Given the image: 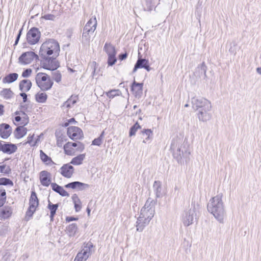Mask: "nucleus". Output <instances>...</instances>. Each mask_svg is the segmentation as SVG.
<instances>
[{"label":"nucleus","instance_id":"49530a36","mask_svg":"<svg viewBox=\"0 0 261 261\" xmlns=\"http://www.w3.org/2000/svg\"><path fill=\"white\" fill-rule=\"evenodd\" d=\"M21 111L29 112H31L32 109L31 105L28 103H22L20 105Z\"/></svg>","mask_w":261,"mask_h":261},{"label":"nucleus","instance_id":"680f3d73","mask_svg":"<svg viewBox=\"0 0 261 261\" xmlns=\"http://www.w3.org/2000/svg\"><path fill=\"white\" fill-rule=\"evenodd\" d=\"M20 96L22 97L23 102L24 103L26 102L27 101V95L25 93H21L20 94Z\"/></svg>","mask_w":261,"mask_h":261},{"label":"nucleus","instance_id":"79ce46f5","mask_svg":"<svg viewBox=\"0 0 261 261\" xmlns=\"http://www.w3.org/2000/svg\"><path fill=\"white\" fill-rule=\"evenodd\" d=\"M104 133L105 132L103 131L97 138L94 139L92 144L93 145L100 146L102 143Z\"/></svg>","mask_w":261,"mask_h":261},{"label":"nucleus","instance_id":"13d9d810","mask_svg":"<svg viewBox=\"0 0 261 261\" xmlns=\"http://www.w3.org/2000/svg\"><path fill=\"white\" fill-rule=\"evenodd\" d=\"M22 30V29H21L19 30V33L17 35V36L16 37V40L15 41V43H14V45H16L17 44V43H18V42L19 41V38L20 37V36L21 35Z\"/></svg>","mask_w":261,"mask_h":261},{"label":"nucleus","instance_id":"864d4df0","mask_svg":"<svg viewBox=\"0 0 261 261\" xmlns=\"http://www.w3.org/2000/svg\"><path fill=\"white\" fill-rule=\"evenodd\" d=\"M32 72V70L31 69H27L24 70L22 73V76L23 77H29Z\"/></svg>","mask_w":261,"mask_h":261},{"label":"nucleus","instance_id":"8fccbe9b","mask_svg":"<svg viewBox=\"0 0 261 261\" xmlns=\"http://www.w3.org/2000/svg\"><path fill=\"white\" fill-rule=\"evenodd\" d=\"M34 135H29L27 138V141L23 143V145H25L27 144H30L31 146H35L36 145V142L33 143V140L34 138Z\"/></svg>","mask_w":261,"mask_h":261},{"label":"nucleus","instance_id":"6e6552de","mask_svg":"<svg viewBox=\"0 0 261 261\" xmlns=\"http://www.w3.org/2000/svg\"><path fill=\"white\" fill-rule=\"evenodd\" d=\"M39 201L36 193L33 191L29 201V207L26 212L25 219L28 221L32 217L38 206Z\"/></svg>","mask_w":261,"mask_h":261},{"label":"nucleus","instance_id":"a19ab883","mask_svg":"<svg viewBox=\"0 0 261 261\" xmlns=\"http://www.w3.org/2000/svg\"><path fill=\"white\" fill-rule=\"evenodd\" d=\"M52 78L57 83H59L61 81L62 75L58 70H52Z\"/></svg>","mask_w":261,"mask_h":261},{"label":"nucleus","instance_id":"6ab92c4d","mask_svg":"<svg viewBox=\"0 0 261 261\" xmlns=\"http://www.w3.org/2000/svg\"><path fill=\"white\" fill-rule=\"evenodd\" d=\"M1 151L4 153L11 154L16 152L17 147L15 144L6 143L3 144Z\"/></svg>","mask_w":261,"mask_h":261},{"label":"nucleus","instance_id":"338daca9","mask_svg":"<svg viewBox=\"0 0 261 261\" xmlns=\"http://www.w3.org/2000/svg\"><path fill=\"white\" fill-rule=\"evenodd\" d=\"M143 68H145L148 71H149L151 70V68L150 67L148 63L143 67Z\"/></svg>","mask_w":261,"mask_h":261},{"label":"nucleus","instance_id":"0e129e2a","mask_svg":"<svg viewBox=\"0 0 261 261\" xmlns=\"http://www.w3.org/2000/svg\"><path fill=\"white\" fill-rule=\"evenodd\" d=\"M4 106L3 105H0V116L4 115Z\"/></svg>","mask_w":261,"mask_h":261},{"label":"nucleus","instance_id":"052dcab7","mask_svg":"<svg viewBox=\"0 0 261 261\" xmlns=\"http://www.w3.org/2000/svg\"><path fill=\"white\" fill-rule=\"evenodd\" d=\"M127 56V53H124V54H121L120 55H119V59L121 61H122L124 59H125L126 58Z\"/></svg>","mask_w":261,"mask_h":261},{"label":"nucleus","instance_id":"774afa93","mask_svg":"<svg viewBox=\"0 0 261 261\" xmlns=\"http://www.w3.org/2000/svg\"><path fill=\"white\" fill-rule=\"evenodd\" d=\"M77 143H79V142H70V145H71L72 147H73V148H75V147H76V146H77Z\"/></svg>","mask_w":261,"mask_h":261},{"label":"nucleus","instance_id":"58836bf2","mask_svg":"<svg viewBox=\"0 0 261 261\" xmlns=\"http://www.w3.org/2000/svg\"><path fill=\"white\" fill-rule=\"evenodd\" d=\"M76 97L71 96L63 103V107L67 108H71L76 103Z\"/></svg>","mask_w":261,"mask_h":261},{"label":"nucleus","instance_id":"e433bc0d","mask_svg":"<svg viewBox=\"0 0 261 261\" xmlns=\"http://www.w3.org/2000/svg\"><path fill=\"white\" fill-rule=\"evenodd\" d=\"M72 200H73V203L74 204V208H75V211L76 212H79L82 208L81 202L80 199L79 198L78 196L76 194H74L72 196Z\"/></svg>","mask_w":261,"mask_h":261},{"label":"nucleus","instance_id":"f03ea898","mask_svg":"<svg viewBox=\"0 0 261 261\" xmlns=\"http://www.w3.org/2000/svg\"><path fill=\"white\" fill-rule=\"evenodd\" d=\"M222 197V193L218 194L210 199L207 206L208 211L212 214L220 223L223 222L226 214Z\"/></svg>","mask_w":261,"mask_h":261},{"label":"nucleus","instance_id":"c756f323","mask_svg":"<svg viewBox=\"0 0 261 261\" xmlns=\"http://www.w3.org/2000/svg\"><path fill=\"white\" fill-rule=\"evenodd\" d=\"M18 77V75L16 73H10L3 78V82L4 83H11L17 80Z\"/></svg>","mask_w":261,"mask_h":261},{"label":"nucleus","instance_id":"3c124183","mask_svg":"<svg viewBox=\"0 0 261 261\" xmlns=\"http://www.w3.org/2000/svg\"><path fill=\"white\" fill-rule=\"evenodd\" d=\"M48 208L50 210V211H56L58 207V204H53L50 201H49V203L48 204Z\"/></svg>","mask_w":261,"mask_h":261},{"label":"nucleus","instance_id":"4d7b16f0","mask_svg":"<svg viewBox=\"0 0 261 261\" xmlns=\"http://www.w3.org/2000/svg\"><path fill=\"white\" fill-rule=\"evenodd\" d=\"M91 66H92V67L93 68V71H92V75L93 76H94L95 75L96 69V67H97L96 63L95 62H93L92 64H91Z\"/></svg>","mask_w":261,"mask_h":261},{"label":"nucleus","instance_id":"b1692460","mask_svg":"<svg viewBox=\"0 0 261 261\" xmlns=\"http://www.w3.org/2000/svg\"><path fill=\"white\" fill-rule=\"evenodd\" d=\"M51 187L54 191L59 193L62 196H69V194L63 189V188L56 183L51 184Z\"/></svg>","mask_w":261,"mask_h":261},{"label":"nucleus","instance_id":"20e7f679","mask_svg":"<svg viewBox=\"0 0 261 261\" xmlns=\"http://www.w3.org/2000/svg\"><path fill=\"white\" fill-rule=\"evenodd\" d=\"M97 20L95 16L91 17L86 23L83 29V38L87 42H89L97 27Z\"/></svg>","mask_w":261,"mask_h":261},{"label":"nucleus","instance_id":"72a5a7b5","mask_svg":"<svg viewBox=\"0 0 261 261\" xmlns=\"http://www.w3.org/2000/svg\"><path fill=\"white\" fill-rule=\"evenodd\" d=\"M148 63V60L139 58L133 69V72H135L138 68H143Z\"/></svg>","mask_w":261,"mask_h":261},{"label":"nucleus","instance_id":"2f4dec72","mask_svg":"<svg viewBox=\"0 0 261 261\" xmlns=\"http://www.w3.org/2000/svg\"><path fill=\"white\" fill-rule=\"evenodd\" d=\"M13 95L14 93L10 89L5 88L0 91V96L6 99L12 98Z\"/></svg>","mask_w":261,"mask_h":261},{"label":"nucleus","instance_id":"4468645a","mask_svg":"<svg viewBox=\"0 0 261 261\" xmlns=\"http://www.w3.org/2000/svg\"><path fill=\"white\" fill-rule=\"evenodd\" d=\"M212 106L207 108H204L202 110H200L197 112V116L199 121L206 122L210 120L212 118L211 114Z\"/></svg>","mask_w":261,"mask_h":261},{"label":"nucleus","instance_id":"393cba45","mask_svg":"<svg viewBox=\"0 0 261 261\" xmlns=\"http://www.w3.org/2000/svg\"><path fill=\"white\" fill-rule=\"evenodd\" d=\"M32 83L29 80H23L19 83V89L22 91L27 92L31 88Z\"/></svg>","mask_w":261,"mask_h":261},{"label":"nucleus","instance_id":"c9c22d12","mask_svg":"<svg viewBox=\"0 0 261 261\" xmlns=\"http://www.w3.org/2000/svg\"><path fill=\"white\" fill-rule=\"evenodd\" d=\"M40 157L42 161L46 165H50L53 163L51 159L46 155L42 150H40Z\"/></svg>","mask_w":261,"mask_h":261},{"label":"nucleus","instance_id":"a878e982","mask_svg":"<svg viewBox=\"0 0 261 261\" xmlns=\"http://www.w3.org/2000/svg\"><path fill=\"white\" fill-rule=\"evenodd\" d=\"M103 50L107 53L108 56L116 55L115 47L111 43L106 42L103 47Z\"/></svg>","mask_w":261,"mask_h":261},{"label":"nucleus","instance_id":"09e8293b","mask_svg":"<svg viewBox=\"0 0 261 261\" xmlns=\"http://www.w3.org/2000/svg\"><path fill=\"white\" fill-rule=\"evenodd\" d=\"M10 171L11 169L9 166L6 165H0V173L8 174Z\"/></svg>","mask_w":261,"mask_h":261},{"label":"nucleus","instance_id":"423d86ee","mask_svg":"<svg viewBox=\"0 0 261 261\" xmlns=\"http://www.w3.org/2000/svg\"><path fill=\"white\" fill-rule=\"evenodd\" d=\"M192 108L195 111L202 110L212 106L211 102L207 99L200 97H194L191 99Z\"/></svg>","mask_w":261,"mask_h":261},{"label":"nucleus","instance_id":"de8ad7c7","mask_svg":"<svg viewBox=\"0 0 261 261\" xmlns=\"http://www.w3.org/2000/svg\"><path fill=\"white\" fill-rule=\"evenodd\" d=\"M116 55L108 56V64L109 66H113L117 61Z\"/></svg>","mask_w":261,"mask_h":261},{"label":"nucleus","instance_id":"603ef678","mask_svg":"<svg viewBox=\"0 0 261 261\" xmlns=\"http://www.w3.org/2000/svg\"><path fill=\"white\" fill-rule=\"evenodd\" d=\"M85 149V145L81 142H79V143H77V146H76V148L75 149L76 151L79 152H82Z\"/></svg>","mask_w":261,"mask_h":261},{"label":"nucleus","instance_id":"1a4fd4ad","mask_svg":"<svg viewBox=\"0 0 261 261\" xmlns=\"http://www.w3.org/2000/svg\"><path fill=\"white\" fill-rule=\"evenodd\" d=\"M41 34L38 29L32 28L27 34V40L31 45H34L38 42L40 38Z\"/></svg>","mask_w":261,"mask_h":261},{"label":"nucleus","instance_id":"37998d69","mask_svg":"<svg viewBox=\"0 0 261 261\" xmlns=\"http://www.w3.org/2000/svg\"><path fill=\"white\" fill-rule=\"evenodd\" d=\"M10 186L12 187L13 186V181L9 178L5 177L0 178V186Z\"/></svg>","mask_w":261,"mask_h":261},{"label":"nucleus","instance_id":"9d476101","mask_svg":"<svg viewBox=\"0 0 261 261\" xmlns=\"http://www.w3.org/2000/svg\"><path fill=\"white\" fill-rule=\"evenodd\" d=\"M57 57L49 56L44 58L45 60L42 63V67L49 70H55L59 67V63L57 60Z\"/></svg>","mask_w":261,"mask_h":261},{"label":"nucleus","instance_id":"cd10ccee","mask_svg":"<svg viewBox=\"0 0 261 261\" xmlns=\"http://www.w3.org/2000/svg\"><path fill=\"white\" fill-rule=\"evenodd\" d=\"M66 231L70 237H74L77 231V226L76 224L72 223L66 227Z\"/></svg>","mask_w":261,"mask_h":261},{"label":"nucleus","instance_id":"ddd939ff","mask_svg":"<svg viewBox=\"0 0 261 261\" xmlns=\"http://www.w3.org/2000/svg\"><path fill=\"white\" fill-rule=\"evenodd\" d=\"M196 213L195 207L190 208L188 212L185 213L183 218V223L186 226H189L193 223L194 219H196Z\"/></svg>","mask_w":261,"mask_h":261},{"label":"nucleus","instance_id":"aec40b11","mask_svg":"<svg viewBox=\"0 0 261 261\" xmlns=\"http://www.w3.org/2000/svg\"><path fill=\"white\" fill-rule=\"evenodd\" d=\"M206 70L207 67L205 65L204 62H202L200 65H198L196 68L195 71L194 72V74L196 76L201 77V76H203L204 79H206L207 77L206 75Z\"/></svg>","mask_w":261,"mask_h":261},{"label":"nucleus","instance_id":"c03bdc74","mask_svg":"<svg viewBox=\"0 0 261 261\" xmlns=\"http://www.w3.org/2000/svg\"><path fill=\"white\" fill-rule=\"evenodd\" d=\"M141 128V126L139 124L138 122L135 123V124L130 127L129 130V136H133L135 135L136 132L137 130Z\"/></svg>","mask_w":261,"mask_h":261},{"label":"nucleus","instance_id":"5701e85b","mask_svg":"<svg viewBox=\"0 0 261 261\" xmlns=\"http://www.w3.org/2000/svg\"><path fill=\"white\" fill-rule=\"evenodd\" d=\"M40 182L43 186L48 187L50 184V173L46 171H42L40 173Z\"/></svg>","mask_w":261,"mask_h":261},{"label":"nucleus","instance_id":"ea45409f","mask_svg":"<svg viewBox=\"0 0 261 261\" xmlns=\"http://www.w3.org/2000/svg\"><path fill=\"white\" fill-rule=\"evenodd\" d=\"M6 192L5 190L0 187V207L3 206L6 201Z\"/></svg>","mask_w":261,"mask_h":261},{"label":"nucleus","instance_id":"69168bd1","mask_svg":"<svg viewBox=\"0 0 261 261\" xmlns=\"http://www.w3.org/2000/svg\"><path fill=\"white\" fill-rule=\"evenodd\" d=\"M56 211H51L50 212V218L51 221H53L54 217L55 215L56 214Z\"/></svg>","mask_w":261,"mask_h":261},{"label":"nucleus","instance_id":"7ed1b4c3","mask_svg":"<svg viewBox=\"0 0 261 261\" xmlns=\"http://www.w3.org/2000/svg\"><path fill=\"white\" fill-rule=\"evenodd\" d=\"M60 51L59 43L53 39H49L44 42L40 48L39 55L42 58L49 56L58 57Z\"/></svg>","mask_w":261,"mask_h":261},{"label":"nucleus","instance_id":"4c0bfd02","mask_svg":"<svg viewBox=\"0 0 261 261\" xmlns=\"http://www.w3.org/2000/svg\"><path fill=\"white\" fill-rule=\"evenodd\" d=\"M47 94L45 93H38L35 95L36 100L38 102L44 103L47 99Z\"/></svg>","mask_w":261,"mask_h":261},{"label":"nucleus","instance_id":"412c9836","mask_svg":"<svg viewBox=\"0 0 261 261\" xmlns=\"http://www.w3.org/2000/svg\"><path fill=\"white\" fill-rule=\"evenodd\" d=\"M170 149L172 151L174 158L176 159L177 162L178 163L179 162V154L178 153V152L179 151V146L177 139L172 141Z\"/></svg>","mask_w":261,"mask_h":261},{"label":"nucleus","instance_id":"bb28decb","mask_svg":"<svg viewBox=\"0 0 261 261\" xmlns=\"http://www.w3.org/2000/svg\"><path fill=\"white\" fill-rule=\"evenodd\" d=\"M27 129L23 126L17 127L15 130L14 136L16 139L22 138L27 134Z\"/></svg>","mask_w":261,"mask_h":261},{"label":"nucleus","instance_id":"4be33fe9","mask_svg":"<svg viewBox=\"0 0 261 261\" xmlns=\"http://www.w3.org/2000/svg\"><path fill=\"white\" fill-rule=\"evenodd\" d=\"M143 85L142 83H138L134 81L132 85V91L136 97H140L143 91Z\"/></svg>","mask_w":261,"mask_h":261},{"label":"nucleus","instance_id":"a211bd4d","mask_svg":"<svg viewBox=\"0 0 261 261\" xmlns=\"http://www.w3.org/2000/svg\"><path fill=\"white\" fill-rule=\"evenodd\" d=\"M66 188H71L72 189H78L83 190L90 187L88 184L83 183L80 181H73L70 182L65 186Z\"/></svg>","mask_w":261,"mask_h":261},{"label":"nucleus","instance_id":"c85d7f7f","mask_svg":"<svg viewBox=\"0 0 261 261\" xmlns=\"http://www.w3.org/2000/svg\"><path fill=\"white\" fill-rule=\"evenodd\" d=\"M12 214V210L10 207H4L0 213V217L4 219L10 217Z\"/></svg>","mask_w":261,"mask_h":261},{"label":"nucleus","instance_id":"dca6fc26","mask_svg":"<svg viewBox=\"0 0 261 261\" xmlns=\"http://www.w3.org/2000/svg\"><path fill=\"white\" fill-rule=\"evenodd\" d=\"M74 172L73 167L69 164H64L60 168V173L64 177L70 178Z\"/></svg>","mask_w":261,"mask_h":261},{"label":"nucleus","instance_id":"5fc2aeb1","mask_svg":"<svg viewBox=\"0 0 261 261\" xmlns=\"http://www.w3.org/2000/svg\"><path fill=\"white\" fill-rule=\"evenodd\" d=\"M21 115L23 116V118L25 121L24 122H22V124H23V125H25L29 122V117L24 111H21Z\"/></svg>","mask_w":261,"mask_h":261},{"label":"nucleus","instance_id":"2eb2a0df","mask_svg":"<svg viewBox=\"0 0 261 261\" xmlns=\"http://www.w3.org/2000/svg\"><path fill=\"white\" fill-rule=\"evenodd\" d=\"M12 133V128L10 125L7 123L0 124V136L4 139H7Z\"/></svg>","mask_w":261,"mask_h":261},{"label":"nucleus","instance_id":"6e6d98bb","mask_svg":"<svg viewBox=\"0 0 261 261\" xmlns=\"http://www.w3.org/2000/svg\"><path fill=\"white\" fill-rule=\"evenodd\" d=\"M43 18L46 20H53L55 18V16L53 14H46L43 16Z\"/></svg>","mask_w":261,"mask_h":261},{"label":"nucleus","instance_id":"f704fd0d","mask_svg":"<svg viewBox=\"0 0 261 261\" xmlns=\"http://www.w3.org/2000/svg\"><path fill=\"white\" fill-rule=\"evenodd\" d=\"M64 150L65 154L68 155H73L75 153V149L68 142L64 145Z\"/></svg>","mask_w":261,"mask_h":261},{"label":"nucleus","instance_id":"473e14b6","mask_svg":"<svg viewBox=\"0 0 261 261\" xmlns=\"http://www.w3.org/2000/svg\"><path fill=\"white\" fill-rule=\"evenodd\" d=\"M142 135L144 137L143 141L144 143H146L149 141L152 136V132L150 129H144L141 132Z\"/></svg>","mask_w":261,"mask_h":261},{"label":"nucleus","instance_id":"9b49d317","mask_svg":"<svg viewBox=\"0 0 261 261\" xmlns=\"http://www.w3.org/2000/svg\"><path fill=\"white\" fill-rule=\"evenodd\" d=\"M35 59H38V56L32 51L23 53L18 59L19 63L21 65L31 63Z\"/></svg>","mask_w":261,"mask_h":261},{"label":"nucleus","instance_id":"39448f33","mask_svg":"<svg viewBox=\"0 0 261 261\" xmlns=\"http://www.w3.org/2000/svg\"><path fill=\"white\" fill-rule=\"evenodd\" d=\"M36 82L38 86L42 91H47L50 89L53 85V82L50 78L45 73L41 72L38 73L36 75Z\"/></svg>","mask_w":261,"mask_h":261},{"label":"nucleus","instance_id":"a18cd8bd","mask_svg":"<svg viewBox=\"0 0 261 261\" xmlns=\"http://www.w3.org/2000/svg\"><path fill=\"white\" fill-rule=\"evenodd\" d=\"M121 94L119 90H112L107 93V95L110 98H113L115 96H119Z\"/></svg>","mask_w":261,"mask_h":261},{"label":"nucleus","instance_id":"f257e3e1","mask_svg":"<svg viewBox=\"0 0 261 261\" xmlns=\"http://www.w3.org/2000/svg\"><path fill=\"white\" fill-rule=\"evenodd\" d=\"M156 200L149 197L144 206L140 211V216L136 222V228L138 231L141 232L149 224L155 213V206Z\"/></svg>","mask_w":261,"mask_h":261},{"label":"nucleus","instance_id":"bf43d9fd","mask_svg":"<svg viewBox=\"0 0 261 261\" xmlns=\"http://www.w3.org/2000/svg\"><path fill=\"white\" fill-rule=\"evenodd\" d=\"M78 218H75L74 217H67L66 218V222H70L72 221H76L77 220Z\"/></svg>","mask_w":261,"mask_h":261},{"label":"nucleus","instance_id":"f8f14e48","mask_svg":"<svg viewBox=\"0 0 261 261\" xmlns=\"http://www.w3.org/2000/svg\"><path fill=\"white\" fill-rule=\"evenodd\" d=\"M67 135L73 140L81 139L83 137V132L76 126H70L68 128Z\"/></svg>","mask_w":261,"mask_h":261},{"label":"nucleus","instance_id":"0eeeda50","mask_svg":"<svg viewBox=\"0 0 261 261\" xmlns=\"http://www.w3.org/2000/svg\"><path fill=\"white\" fill-rule=\"evenodd\" d=\"M93 247V244L90 242L84 243L82 250L77 254L74 261H86L91 255Z\"/></svg>","mask_w":261,"mask_h":261},{"label":"nucleus","instance_id":"f3484780","mask_svg":"<svg viewBox=\"0 0 261 261\" xmlns=\"http://www.w3.org/2000/svg\"><path fill=\"white\" fill-rule=\"evenodd\" d=\"M153 190L156 198L162 197L165 194L161 181H155L153 185Z\"/></svg>","mask_w":261,"mask_h":261},{"label":"nucleus","instance_id":"7c9ffc66","mask_svg":"<svg viewBox=\"0 0 261 261\" xmlns=\"http://www.w3.org/2000/svg\"><path fill=\"white\" fill-rule=\"evenodd\" d=\"M85 156L86 154L85 153L79 154L73 158L70 162V164L73 165H80L83 163L84 160L85 159Z\"/></svg>","mask_w":261,"mask_h":261},{"label":"nucleus","instance_id":"e2e57ef3","mask_svg":"<svg viewBox=\"0 0 261 261\" xmlns=\"http://www.w3.org/2000/svg\"><path fill=\"white\" fill-rule=\"evenodd\" d=\"M235 46H236V44L235 43H233V47L232 46H231L229 49V52H230L231 53L233 54H236V49H235Z\"/></svg>","mask_w":261,"mask_h":261}]
</instances>
